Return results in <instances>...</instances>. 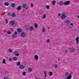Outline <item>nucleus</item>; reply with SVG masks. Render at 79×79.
Listing matches in <instances>:
<instances>
[{"label": "nucleus", "mask_w": 79, "mask_h": 79, "mask_svg": "<svg viewBox=\"0 0 79 79\" xmlns=\"http://www.w3.org/2000/svg\"><path fill=\"white\" fill-rule=\"evenodd\" d=\"M70 4V2L69 1H66L64 2V5L65 6L66 5H68Z\"/></svg>", "instance_id": "nucleus-7"}, {"label": "nucleus", "mask_w": 79, "mask_h": 79, "mask_svg": "<svg viewBox=\"0 0 79 79\" xmlns=\"http://www.w3.org/2000/svg\"><path fill=\"white\" fill-rule=\"evenodd\" d=\"M8 51L9 52H12V49H8Z\"/></svg>", "instance_id": "nucleus-35"}, {"label": "nucleus", "mask_w": 79, "mask_h": 79, "mask_svg": "<svg viewBox=\"0 0 79 79\" xmlns=\"http://www.w3.org/2000/svg\"><path fill=\"white\" fill-rule=\"evenodd\" d=\"M29 29L31 31H32L34 30V27H33L32 26L30 27Z\"/></svg>", "instance_id": "nucleus-12"}, {"label": "nucleus", "mask_w": 79, "mask_h": 79, "mask_svg": "<svg viewBox=\"0 0 79 79\" xmlns=\"http://www.w3.org/2000/svg\"><path fill=\"white\" fill-rule=\"evenodd\" d=\"M5 21H6V24H8V19H5Z\"/></svg>", "instance_id": "nucleus-27"}, {"label": "nucleus", "mask_w": 79, "mask_h": 79, "mask_svg": "<svg viewBox=\"0 0 79 79\" xmlns=\"http://www.w3.org/2000/svg\"><path fill=\"white\" fill-rule=\"evenodd\" d=\"M79 36H77L76 38L75 39L76 42V45H77L78 44V43H79Z\"/></svg>", "instance_id": "nucleus-6"}, {"label": "nucleus", "mask_w": 79, "mask_h": 79, "mask_svg": "<svg viewBox=\"0 0 79 79\" xmlns=\"http://www.w3.org/2000/svg\"><path fill=\"white\" fill-rule=\"evenodd\" d=\"M15 14L14 13H13L12 14V16L13 18L15 17Z\"/></svg>", "instance_id": "nucleus-22"}, {"label": "nucleus", "mask_w": 79, "mask_h": 79, "mask_svg": "<svg viewBox=\"0 0 79 79\" xmlns=\"http://www.w3.org/2000/svg\"><path fill=\"white\" fill-rule=\"evenodd\" d=\"M8 77H4V79H7Z\"/></svg>", "instance_id": "nucleus-44"}, {"label": "nucleus", "mask_w": 79, "mask_h": 79, "mask_svg": "<svg viewBox=\"0 0 79 79\" xmlns=\"http://www.w3.org/2000/svg\"><path fill=\"white\" fill-rule=\"evenodd\" d=\"M59 5L60 6H63V2L62 1H60L59 2Z\"/></svg>", "instance_id": "nucleus-17"}, {"label": "nucleus", "mask_w": 79, "mask_h": 79, "mask_svg": "<svg viewBox=\"0 0 79 79\" xmlns=\"http://www.w3.org/2000/svg\"><path fill=\"white\" fill-rule=\"evenodd\" d=\"M21 28H18L17 29V31L18 32H19V33H20V32H21Z\"/></svg>", "instance_id": "nucleus-16"}, {"label": "nucleus", "mask_w": 79, "mask_h": 79, "mask_svg": "<svg viewBox=\"0 0 79 79\" xmlns=\"http://www.w3.org/2000/svg\"><path fill=\"white\" fill-rule=\"evenodd\" d=\"M2 63L3 64H5L6 63V61H5V59H3Z\"/></svg>", "instance_id": "nucleus-21"}, {"label": "nucleus", "mask_w": 79, "mask_h": 79, "mask_svg": "<svg viewBox=\"0 0 79 79\" xmlns=\"http://www.w3.org/2000/svg\"><path fill=\"white\" fill-rule=\"evenodd\" d=\"M32 76V74H30V76Z\"/></svg>", "instance_id": "nucleus-49"}, {"label": "nucleus", "mask_w": 79, "mask_h": 79, "mask_svg": "<svg viewBox=\"0 0 79 79\" xmlns=\"http://www.w3.org/2000/svg\"><path fill=\"white\" fill-rule=\"evenodd\" d=\"M60 59L58 58V61H60Z\"/></svg>", "instance_id": "nucleus-51"}, {"label": "nucleus", "mask_w": 79, "mask_h": 79, "mask_svg": "<svg viewBox=\"0 0 79 79\" xmlns=\"http://www.w3.org/2000/svg\"><path fill=\"white\" fill-rule=\"evenodd\" d=\"M47 42L48 43L50 42V40H49L48 39L47 40Z\"/></svg>", "instance_id": "nucleus-40"}, {"label": "nucleus", "mask_w": 79, "mask_h": 79, "mask_svg": "<svg viewBox=\"0 0 79 79\" xmlns=\"http://www.w3.org/2000/svg\"><path fill=\"white\" fill-rule=\"evenodd\" d=\"M58 67V65L57 64L54 65V68H57Z\"/></svg>", "instance_id": "nucleus-29"}, {"label": "nucleus", "mask_w": 79, "mask_h": 79, "mask_svg": "<svg viewBox=\"0 0 79 79\" xmlns=\"http://www.w3.org/2000/svg\"><path fill=\"white\" fill-rule=\"evenodd\" d=\"M22 37H26V33L24 32H22L21 35Z\"/></svg>", "instance_id": "nucleus-5"}, {"label": "nucleus", "mask_w": 79, "mask_h": 79, "mask_svg": "<svg viewBox=\"0 0 79 79\" xmlns=\"http://www.w3.org/2000/svg\"><path fill=\"white\" fill-rule=\"evenodd\" d=\"M18 53V52H17V51H15L14 52V54H16V53Z\"/></svg>", "instance_id": "nucleus-39"}, {"label": "nucleus", "mask_w": 79, "mask_h": 79, "mask_svg": "<svg viewBox=\"0 0 79 79\" xmlns=\"http://www.w3.org/2000/svg\"><path fill=\"white\" fill-rule=\"evenodd\" d=\"M20 65V62H18L17 63V66H19Z\"/></svg>", "instance_id": "nucleus-33"}, {"label": "nucleus", "mask_w": 79, "mask_h": 79, "mask_svg": "<svg viewBox=\"0 0 79 79\" xmlns=\"http://www.w3.org/2000/svg\"><path fill=\"white\" fill-rule=\"evenodd\" d=\"M15 55L16 56H19V54L18 53H17L15 54Z\"/></svg>", "instance_id": "nucleus-34"}, {"label": "nucleus", "mask_w": 79, "mask_h": 79, "mask_svg": "<svg viewBox=\"0 0 79 79\" xmlns=\"http://www.w3.org/2000/svg\"><path fill=\"white\" fill-rule=\"evenodd\" d=\"M26 73L25 72H23V76H26Z\"/></svg>", "instance_id": "nucleus-32"}, {"label": "nucleus", "mask_w": 79, "mask_h": 79, "mask_svg": "<svg viewBox=\"0 0 79 79\" xmlns=\"http://www.w3.org/2000/svg\"><path fill=\"white\" fill-rule=\"evenodd\" d=\"M22 6L23 8H25V10H27L28 8L27 6H26V4H23Z\"/></svg>", "instance_id": "nucleus-4"}, {"label": "nucleus", "mask_w": 79, "mask_h": 79, "mask_svg": "<svg viewBox=\"0 0 79 79\" xmlns=\"http://www.w3.org/2000/svg\"><path fill=\"white\" fill-rule=\"evenodd\" d=\"M9 24L11 26H14L15 25L17 26V23H15V21L11 20L9 22Z\"/></svg>", "instance_id": "nucleus-2"}, {"label": "nucleus", "mask_w": 79, "mask_h": 79, "mask_svg": "<svg viewBox=\"0 0 79 79\" xmlns=\"http://www.w3.org/2000/svg\"><path fill=\"white\" fill-rule=\"evenodd\" d=\"M11 6L12 8H14L15 6V4L12 3L11 4Z\"/></svg>", "instance_id": "nucleus-20"}, {"label": "nucleus", "mask_w": 79, "mask_h": 79, "mask_svg": "<svg viewBox=\"0 0 79 79\" xmlns=\"http://www.w3.org/2000/svg\"><path fill=\"white\" fill-rule=\"evenodd\" d=\"M28 72H32V69L31 68H30L28 69Z\"/></svg>", "instance_id": "nucleus-14"}, {"label": "nucleus", "mask_w": 79, "mask_h": 79, "mask_svg": "<svg viewBox=\"0 0 79 79\" xmlns=\"http://www.w3.org/2000/svg\"><path fill=\"white\" fill-rule=\"evenodd\" d=\"M60 15H61V14H60V13H59L58 15V16H60Z\"/></svg>", "instance_id": "nucleus-48"}, {"label": "nucleus", "mask_w": 79, "mask_h": 79, "mask_svg": "<svg viewBox=\"0 0 79 79\" xmlns=\"http://www.w3.org/2000/svg\"><path fill=\"white\" fill-rule=\"evenodd\" d=\"M7 34H10L11 33V31H10V30H8L7 32Z\"/></svg>", "instance_id": "nucleus-24"}, {"label": "nucleus", "mask_w": 79, "mask_h": 79, "mask_svg": "<svg viewBox=\"0 0 79 79\" xmlns=\"http://www.w3.org/2000/svg\"><path fill=\"white\" fill-rule=\"evenodd\" d=\"M68 74H69V73H68V72H66L65 73V76H68Z\"/></svg>", "instance_id": "nucleus-31"}, {"label": "nucleus", "mask_w": 79, "mask_h": 79, "mask_svg": "<svg viewBox=\"0 0 79 79\" xmlns=\"http://www.w3.org/2000/svg\"><path fill=\"white\" fill-rule=\"evenodd\" d=\"M19 68L21 69H24L25 67L23 65H21L19 66Z\"/></svg>", "instance_id": "nucleus-11"}, {"label": "nucleus", "mask_w": 79, "mask_h": 79, "mask_svg": "<svg viewBox=\"0 0 79 79\" xmlns=\"http://www.w3.org/2000/svg\"><path fill=\"white\" fill-rule=\"evenodd\" d=\"M9 61H12V60H11V58H10V59H9Z\"/></svg>", "instance_id": "nucleus-47"}, {"label": "nucleus", "mask_w": 79, "mask_h": 79, "mask_svg": "<svg viewBox=\"0 0 79 79\" xmlns=\"http://www.w3.org/2000/svg\"><path fill=\"white\" fill-rule=\"evenodd\" d=\"M70 26H73V23H71L70 24Z\"/></svg>", "instance_id": "nucleus-43"}, {"label": "nucleus", "mask_w": 79, "mask_h": 79, "mask_svg": "<svg viewBox=\"0 0 79 79\" xmlns=\"http://www.w3.org/2000/svg\"><path fill=\"white\" fill-rule=\"evenodd\" d=\"M13 60L14 61H16L18 60V58L16 56H14L13 57Z\"/></svg>", "instance_id": "nucleus-15"}, {"label": "nucleus", "mask_w": 79, "mask_h": 79, "mask_svg": "<svg viewBox=\"0 0 79 79\" xmlns=\"http://www.w3.org/2000/svg\"><path fill=\"white\" fill-rule=\"evenodd\" d=\"M21 9H22V7L20 6H19L16 8L17 11H20Z\"/></svg>", "instance_id": "nucleus-9"}, {"label": "nucleus", "mask_w": 79, "mask_h": 79, "mask_svg": "<svg viewBox=\"0 0 79 79\" xmlns=\"http://www.w3.org/2000/svg\"><path fill=\"white\" fill-rule=\"evenodd\" d=\"M62 15L61 16V18L62 19H64L66 18H67L68 16H67V15H66V13L64 12H62Z\"/></svg>", "instance_id": "nucleus-1"}, {"label": "nucleus", "mask_w": 79, "mask_h": 79, "mask_svg": "<svg viewBox=\"0 0 79 79\" xmlns=\"http://www.w3.org/2000/svg\"><path fill=\"white\" fill-rule=\"evenodd\" d=\"M7 15L10 16H11V14H10V12H8L7 13Z\"/></svg>", "instance_id": "nucleus-38"}, {"label": "nucleus", "mask_w": 79, "mask_h": 79, "mask_svg": "<svg viewBox=\"0 0 79 79\" xmlns=\"http://www.w3.org/2000/svg\"><path fill=\"white\" fill-rule=\"evenodd\" d=\"M69 28H72V27H71V26L69 27Z\"/></svg>", "instance_id": "nucleus-50"}, {"label": "nucleus", "mask_w": 79, "mask_h": 79, "mask_svg": "<svg viewBox=\"0 0 79 79\" xmlns=\"http://www.w3.org/2000/svg\"><path fill=\"white\" fill-rule=\"evenodd\" d=\"M32 6H33V4L31 3V7H32Z\"/></svg>", "instance_id": "nucleus-46"}, {"label": "nucleus", "mask_w": 79, "mask_h": 79, "mask_svg": "<svg viewBox=\"0 0 79 79\" xmlns=\"http://www.w3.org/2000/svg\"><path fill=\"white\" fill-rule=\"evenodd\" d=\"M45 17H46V15H44L43 18V19H45Z\"/></svg>", "instance_id": "nucleus-36"}, {"label": "nucleus", "mask_w": 79, "mask_h": 79, "mask_svg": "<svg viewBox=\"0 0 79 79\" xmlns=\"http://www.w3.org/2000/svg\"><path fill=\"white\" fill-rule=\"evenodd\" d=\"M4 5H5V6H8L9 5V3L7 2H6L4 3Z\"/></svg>", "instance_id": "nucleus-13"}, {"label": "nucleus", "mask_w": 79, "mask_h": 79, "mask_svg": "<svg viewBox=\"0 0 79 79\" xmlns=\"http://www.w3.org/2000/svg\"><path fill=\"white\" fill-rule=\"evenodd\" d=\"M45 28H43V32H45Z\"/></svg>", "instance_id": "nucleus-41"}, {"label": "nucleus", "mask_w": 79, "mask_h": 79, "mask_svg": "<svg viewBox=\"0 0 79 79\" xmlns=\"http://www.w3.org/2000/svg\"><path fill=\"white\" fill-rule=\"evenodd\" d=\"M56 2V1H54L52 2V4L53 5H55V3Z\"/></svg>", "instance_id": "nucleus-26"}, {"label": "nucleus", "mask_w": 79, "mask_h": 79, "mask_svg": "<svg viewBox=\"0 0 79 79\" xmlns=\"http://www.w3.org/2000/svg\"><path fill=\"white\" fill-rule=\"evenodd\" d=\"M10 29L11 31H13V28H10Z\"/></svg>", "instance_id": "nucleus-45"}, {"label": "nucleus", "mask_w": 79, "mask_h": 79, "mask_svg": "<svg viewBox=\"0 0 79 79\" xmlns=\"http://www.w3.org/2000/svg\"><path fill=\"white\" fill-rule=\"evenodd\" d=\"M25 29L26 30H27V31H29V28L27 27H26L25 28Z\"/></svg>", "instance_id": "nucleus-37"}, {"label": "nucleus", "mask_w": 79, "mask_h": 79, "mask_svg": "<svg viewBox=\"0 0 79 79\" xmlns=\"http://www.w3.org/2000/svg\"><path fill=\"white\" fill-rule=\"evenodd\" d=\"M44 74H45L44 77H47V72L46 71L44 72Z\"/></svg>", "instance_id": "nucleus-25"}, {"label": "nucleus", "mask_w": 79, "mask_h": 79, "mask_svg": "<svg viewBox=\"0 0 79 79\" xmlns=\"http://www.w3.org/2000/svg\"><path fill=\"white\" fill-rule=\"evenodd\" d=\"M73 73L71 72V73H70L69 75L66 78V79H71V78L72 77V74H73Z\"/></svg>", "instance_id": "nucleus-3"}, {"label": "nucleus", "mask_w": 79, "mask_h": 79, "mask_svg": "<svg viewBox=\"0 0 79 79\" xmlns=\"http://www.w3.org/2000/svg\"><path fill=\"white\" fill-rule=\"evenodd\" d=\"M38 58H39V57L38 56H37V55H35V60H38Z\"/></svg>", "instance_id": "nucleus-18"}, {"label": "nucleus", "mask_w": 79, "mask_h": 79, "mask_svg": "<svg viewBox=\"0 0 79 79\" xmlns=\"http://www.w3.org/2000/svg\"><path fill=\"white\" fill-rule=\"evenodd\" d=\"M49 75L50 76H52L53 75V73L52 72H49Z\"/></svg>", "instance_id": "nucleus-23"}, {"label": "nucleus", "mask_w": 79, "mask_h": 79, "mask_svg": "<svg viewBox=\"0 0 79 79\" xmlns=\"http://www.w3.org/2000/svg\"><path fill=\"white\" fill-rule=\"evenodd\" d=\"M64 21L65 23H68L69 22V20H68V19H66V20H64Z\"/></svg>", "instance_id": "nucleus-19"}, {"label": "nucleus", "mask_w": 79, "mask_h": 79, "mask_svg": "<svg viewBox=\"0 0 79 79\" xmlns=\"http://www.w3.org/2000/svg\"><path fill=\"white\" fill-rule=\"evenodd\" d=\"M46 7L47 9H50V6H46Z\"/></svg>", "instance_id": "nucleus-30"}, {"label": "nucleus", "mask_w": 79, "mask_h": 79, "mask_svg": "<svg viewBox=\"0 0 79 79\" xmlns=\"http://www.w3.org/2000/svg\"><path fill=\"white\" fill-rule=\"evenodd\" d=\"M65 53H68V50H65Z\"/></svg>", "instance_id": "nucleus-42"}, {"label": "nucleus", "mask_w": 79, "mask_h": 79, "mask_svg": "<svg viewBox=\"0 0 79 79\" xmlns=\"http://www.w3.org/2000/svg\"><path fill=\"white\" fill-rule=\"evenodd\" d=\"M17 34H18V32L17 31H15V33L12 35L13 37H17V36H16Z\"/></svg>", "instance_id": "nucleus-8"}, {"label": "nucleus", "mask_w": 79, "mask_h": 79, "mask_svg": "<svg viewBox=\"0 0 79 79\" xmlns=\"http://www.w3.org/2000/svg\"><path fill=\"white\" fill-rule=\"evenodd\" d=\"M69 50L70 52H74L75 49H74L73 48H70L69 49Z\"/></svg>", "instance_id": "nucleus-10"}, {"label": "nucleus", "mask_w": 79, "mask_h": 79, "mask_svg": "<svg viewBox=\"0 0 79 79\" xmlns=\"http://www.w3.org/2000/svg\"><path fill=\"white\" fill-rule=\"evenodd\" d=\"M23 11H24V10H23Z\"/></svg>", "instance_id": "nucleus-52"}, {"label": "nucleus", "mask_w": 79, "mask_h": 79, "mask_svg": "<svg viewBox=\"0 0 79 79\" xmlns=\"http://www.w3.org/2000/svg\"><path fill=\"white\" fill-rule=\"evenodd\" d=\"M34 26L35 27V28H37V23H35Z\"/></svg>", "instance_id": "nucleus-28"}]
</instances>
